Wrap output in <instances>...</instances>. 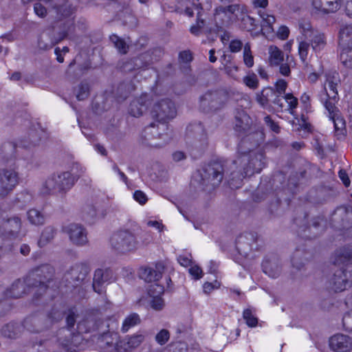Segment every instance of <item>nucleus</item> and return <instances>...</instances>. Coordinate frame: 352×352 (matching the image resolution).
Instances as JSON below:
<instances>
[{
  "mask_svg": "<svg viewBox=\"0 0 352 352\" xmlns=\"http://www.w3.org/2000/svg\"><path fill=\"white\" fill-rule=\"evenodd\" d=\"M78 331L72 332L68 329H61L58 331V342L60 346L68 352H76L84 344L82 333H88L98 329V322L86 319L77 324Z\"/></svg>",
  "mask_w": 352,
  "mask_h": 352,
  "instance_id": "nucleus-1",
  "label": "nucleus"
},
{
  "mask_svg": "<svg viewBox=\"0 0 352 352\" xmlns=\"http://www.w3.org/2000/svg\"><path fill=\"white\" fill-rule=\"evenodd\" d=\"M54 269L50 265H42L34 269L26 278V284L38 296L45 292L50 283L52 281Z\"/></svg>",
  "mask_w": 352,
  "mask_h": 352,
  "instance_id": "nucleus-2",
  "label": "nucleus"
},
{
  "mask_svg": "<svg viewBox=\"0 0 352 352\" xmlns=\"http://www.w3.org/2000/svg\"><path fill=\"white\" fill-rule=\"evenodd\" d=\"M78 179V177L69 171L52 175L43 183L41 192L44 195L65 193L72 188Z\"/></svg>",
  "mask_w": 352,
  "mask_h": 352,
  "instance_id": "nucleus-3",
  "label": "nucleus"
},
{
  "mask_svg": "<svg viewBox=\"0 0 352 352\" xmlns=\"http://www.w3.org/2000/svg\"><path fill=\"white\" fill-rule=\"evenodd\" d=\"M266 164L263 149H256L246 154L237 155L233 164L245 167V173L251 175L260 173Z\"/></svg>",
  "mask_w": 352,
  "mask_h": 352,
  "instance_id": "nucleus-4",
  "label": "nucleus"
},
{
  "mask_svg": "<svg viewBox=\"0 0 352 352\" xmlns=\"http://www.w3.org/2000/svg\"><path fill=\"white\" fill-rule=\"evenodd\" d=\"M145 144L151 147L160 148L170 140L168 126L166 122L151 124L144 131Z\"/></svg>",
  "mask_w": 352,
  "mask_h": 352,
  "instance_id": "nucleus-5",
  "label": "nucleus"
},
{
  "mask_svg": "<svg viewBox=\"0 0 352 352\" xmlns=\"http://www.w3.org/2000/svg\"><path fill=\"white\" fill-rule=\"evenodd\" d=\"M195 12L197 15V20L196 23L190 28V32L195 36L210 34L212 28L208 26L206 20L202 18L203 8L199 0H189V3L184 10V14L189 17H192Z\"/></svg>",
  "mask_w": 352,
  "mask_h": 352,
  "instance_id": "nucleus-6",
  "label": "nucleus"
},
{
  "mask_svg": "<svg viewBox=\"0 0 352 352\" xmlns=\"http://www.w3.org/2000/svg\"><path fill=\"white\" fill-rule=\"evenodd\" d=\"M110 244L115 251L121 254L133 252L139 248V242L129 230H120L113 234L110 239Z\"/></svg>",
  "mask_w": 352,
  "mask_h": 352,
  "instance_id": "nucleus-7",
  "label": "nucleus"
},
{
  "mask_svg": "<svg viewBox=\"0 0 352 352\" xmlns=\"http://www.w3.org/2000/svg\"><path fill=\"white\" fill-rule=\"evenodd\" d=\"M225 172L224 163L221 161H214L208 164L201 174L203 184L214 188L218 186L223 179Z\"/></svg>",
  "mask_w": 352,
  "mask_h": 352,
  "instance_id": "nucleus-8",
  "label": "nucleus"
},
{
  "mask_svg": "<svg viewBox=\"0 0 352 352\" xmlns=\"http://www.w3.org/2000/svg\"><path fill=\"white\" fill-rule=\"evenodd\" d=\"M176 113L175 104L168 98L155 101L151 109V116L159 122H166L173 119Z\"/></svg>",
  "mask_w": 352,
  "mask_h": 352,
  "instance_id": "nucleus-9",
  "label": "nucleus"
},
{
  "mask_svg": "<svg viewBox=\"0 0 352 352\" xmlns=\"http://www.w3.org/2000/svg\"><path fill=\"white\" fill-rule=\"evenodd\" d=\"M228 100L226 91H208L200 98V107L204 111H215L221 108Z\"/></svg>",
  "mask_w": 352,
  "mask_h": 352,
  "instance_id": "nucleus-10",
  "label": "nucleus"
},
{
  "mask_svg": "<svg viewBox=\"0 0 352 352\" xmlns=\"http://www.w3.org/2000/svg\"><path fill=\"white\" fill-rule=\"evenodd\" d=\"M19 173L14 168H0V198L9 195L19 184Z\"/></svg>",
  "mask_w": 352,
  "mask_h": 352,
  "instance_id": "nucleus-11",
  "label": "nucleus"
},
{
  "mask_svg": "<svg viewBox=\"0 0 352 352\" xmlns=\"http://www.w3.org/2000/svg\"><path fill=\"white\" fill-rule=\"evenodd\" d=\"M63 231L68 234L70 241L76 246H84L89 243L87 230L80 224L70 223L64 226Z\"/></svg>",
  "mask_w": 352,
  "mask_h": 352,
  "instance_id": "nucleus-12",
  "label": "nucleus"
},
{
  "mask_svg": "<svg viewBox=\"0 0 352 352\" xmlns=\"http://www.w3.org/2000/svg\"><path fill=\"white\" fill-rule=\"evenodd\" d=\"M263 139V133L258 131L245 135L239 144L237 155L246 154L256 149H261L259 145Z\"/></svg>",
  "mask_w": 352,
  "mask_h": 352,
  "instance_id": "nucleus-13",
  "label": "nucleus"
},
{
  "mask_svg": "<svg viewBox=\"0 0 352 352\" xmlns=\"http://www.w3.org/2000/svg\"><path fill=\"white\" fill-rule=\"evenodd\" d=\"M89 272L86 265L76 264L65 272L63 278L72 286H78L85 279Z\"/></svg>",
  "mask_w": 352,
  "mask_h": 352,
  "instance_id": "nucleus-14",
  "label": "nucleus"
},
{
  "mask_svg": "<svg viewBox=\"0 0 352 352\" xmlns=\"http://www.w3.org/2000/svg\"><path fill=\"white\" fill-rule=\"evenodd\" d=\"M338 99V97L335 100L326 97L324 100V106L329 113L330 119L333 122L335 130L342 131L345 128V121L342 118L338 108L336 106Z\"/></svg>",
  "mask_w": 352,
  "mask_h": 352,
  "instance_id": "nucleus-15",
  "label": "nucleus"
},
{
  "mask_svg": "<svg viewBox=\"0 0 352 352\" xmlns=\"http://www.w3.org/2000/svg\"><path fill=\"white\" fill-rule=\"evenodd\" d=\"M256 101L263 107L270 104L276 106L279 109H283V97L277 94L272 87H265L261 93L256 94Z\"/></svg>",
  "mask_w": 352,
  "mask_h": 352,
  "instance_id": "nucleus-16",
  "label": "nucleus"
},
{
  "mask_svg": "<svg viewBox=\"0 0 352 352\" xmlns=\"http://www.w3.org/2000/svg\"><path fill=\"white\" fill-rule=\"evenodd\" d=\"M119 334L115 331H107L98 338L100 352H117Z\"/></svg>",
  "mask_w": 352,
  "mask_h": 352,
  "instance_id": "nucleus-17",
  "label": "nucleus"
},
{
  "mask_svg": "<svg viewBox=\"0 0 352 352\" xmlns=\"http://www.w3.org/2000/svg\"><path fill=\"white\" fill-rule=\"evenodd\" d=\"M65 38V32H61L59 35H55L50 30L43 32L38 39V47L41 50H48L54 45Z\"/></svg>",
  "mask_w": 352,
  "mask_h": 352,
  "instance_id": "nucleus-18",
  "label": "nucleus"
},
{
  "mask_svg": "<svg viewBox=\"0 0 352 352\" xmlns=\"http://www.w3.org/2000/svg\"><path fill=\"white\" fill-rule=\"evenodd\" d=\"M113 278V272L109 269H97L94 272L93 289L95 292L102 294L104 292V285Z\"/></svg>",
  "mask_w": 352,
  "mask_h": 352,
  "instance_id": "nucleus-19",
  "label": "nucleus"
},
{
  "mask_svg": "<svg viewBox=\"0 0 352 352\" xmlns=\"http://www.w3.org/2000/svg\"><path fill=\"white\" fill-rule=\"evenodd\" d=\"M329 346L334 352H350L352 349V341L348 336L336 334L330 338Z\"/></svg>",
  "mask_w": 352,
  "mask_h": 352,
  "instance_id": "nucleus-20",
  "label": "nucleus"
},
{
  "mask_svg": "<svg viewBox=\"0 0 352 352\" xmlns=\"http://www.w3.org/2000/svg\"><path fill=\"white\" fill-rule=\"evenodd\" d=\"M264 273L272 278H277L282 272V265L280 259L276 256H271L265 258L262 264Z\"/></svg>",
  "mask_w": 352,
  "mask_h": 352,
  "instance_id": "nucleus-21",
  "label": "nucleus"
},
{
  "mask_svg": "<svg viewBox=\"0 0 352 352\" xmlns=\"http://www.w3.org/2000/svg\"><path fill=\"white\" fill-rule=\"evenodd\" d=\"M331 288L336 292H342L349 285L347 272L343 269L335 272L329 280Z\"/></svg>",
  "mask_w": 352,
  "mask_h": 352,
  "instance_id": "nucleus-22",
  "label": "nucleus"
},
{
  "mask_svg": "<svg viewBox=\"0 0 352 352\" xmlns=\"http://www.w3.org/2000/svg\"><path fill=\"white\" fill-rule=\"evenodd\" d=\"M240 10L239 4H232L227 6H220L214 10V21L216 25L219 28L224 25L223 18H230L228 14H234Z\"/></svg>",
  "mask_w": 352,
  "mask_h": 352,
  "instance_id": "nucleus-23",
  "label": "nucleus"
},
{
  "mask_svg": "<svg viewBox=\"0 0 352 352\" xmlns=\"http://www.w3.org/2000/svg\"><path fill=\"white\" fill-rule=\"evenodd\" d=\"M164 287L158 284H153L150 286L148 294L153 296L150 305L152 309L155 311H161L165 306L164 299L159 295L164 293Z\"/></svg>",
  "mask_w": 352,
  "mask_h": 352,
  "instance_id": "nucleus-24",
  "label": "nucleus"
},
{
  "mask_svg": "<svg viewBox=\"0 0 352 352\" xmlns=\"http://www.w3.org/2000/svg\"><path fill=\"white\" fill-rule=\"evenodd\" d=\"M232 172L229 175L228 184L232 188H238L242 185L243 179L250 174H246L245 167L239 164L236 166L232 164Z\"/></svg>",
  "mask_w": 352,
  "mask_h": 352,
  "instance_id": "nucleus-25",
  "label": "nucleus"
},
{
  "mask_svg": "<svg viewBox=\"0 0 352 352\" xmlns=\"http://www.w3.org/2000/svg\"><path fill=\"white\" fill-rule=\"evenodd\" d=\"M148 101L147 94H142L140 98L134 99L130 104L129 113L133 117H140L147 109Z\"/></svg>",
  "mask_w": 352,
  "mask_h": 352,
  "instance_id": "nucleus-26",
  "label": "nucleus"
},
{
  "mask_svg": "<svg viewBox=\"0 0 352 352\" xmlns=\"http://www.w3.org/2000/svg\"><path fill=\"white\" fill-rule=\"evenodd\" d=\"M148 65V63L146 61V56L141 55L123 63L121 69L124 72L127 73L139 69H144Z\"/></svg>",
  "mask_w": 352,
  "mask_h": 352,
  "instance_id": "nucleus-27",
  "label": "nucleus"
},
{
  "mask_svg": "<svg viewBox=\"0 0 352 352\" xmlns=\"http://www.w3.org/2000/svg\"><path fill=\"white\" fill-rule=\"evenodd\" d=\"M74 21L72 19H60L58 21L52 23L50 30L55 35H59L61 32H65V38L74 29Z\"/></svg>",
  "mask_w": 352,
  "mask_h": 352,
  "instance_id": "nucleus-28",
  "label": "nucleus"
},
{
  "mask_svg": "<svg viewBox=\"0 0 352 352\" xmlns=\"http://www.w3.org/2000/svg\"><path fill=\"white\" fill-rule=\"evenodd\" d=\"M338 74L335 73L332 76L329 75L324 85L326 97L331 100H336L338 97L337 87L339 82Z\"/></svg>",
  "mask_w": 352,
  "mask_h": 352,
  "instance_id": "nucleus-29",
  "label": "nucleus"
},
{
  "mask_svg": "<svg viewBox=\"0 0 352 352\" xmlns=\"http://www.w3.org/2000/svg\"><path fill=\"white\" fill-rule=\"evenodd\" d=\"M333 259V263L336 265L352 262V249L350 248H340L336 252Z\"/></svg>",
  "mask_w": 352,
  "mask_h": 352,
  "instance_id": "nucleus-30",
  "label": "nucleus"
},
{
  "mask_svg": "<svg viewBox=\"0 0 352 352\" xmlns=\"http://www.w3.org/2000/svg\"><path fill=\"white\" fill-rule=\"evenodd\" d=\"M25 285L28 286L25 281H22L21 280H16L10 287L9 289H8L5 292L6 298H21L23 294L25 293Z\"/></svg>",
  "mask_w": 352,
  "mask_h": 352,
  "instance_id": "nucleus-31",
  "label": "nucleus"
},
{
  "mask_svg": "<svg viewBox=\"0 0 352 352\" xmlns=\"http://www.w3.org/2000/svg\"><path fill=\"white\" fill-rule=\"evenodd\" d=\"M61 3L56 4L54 9L56 10L58 17L66 19L74 12V7L68 0H61Z\"/></svg>",
  "mask_w": 352,
  "mask_h": 352,
  "instance_id": "nucleus-32",
  "label": "nucleus"
},
{
  "mask_svg": "<svg viewBox=\"0 0 352 352\" xmlns=\"http://www.w3.org/2000/svg\"><path fill=\"white\" fill-rule=\"evenodd\" d=\"M339 45L341 47L352 46V25H347L340 30Z\"/></svg>",
  "mask_w": 352,
  "mask_h": 352,
  "instance_id": "nucleus-33",
  "label": "nucleus"
},
{
  "mask_svg": "<svg viewBox=\"0 0 352 352\" xmlns=\"http://www.w3.org/2000/svg\"><path fill=\"white\" fill-rule=\"evenodd\" d=\"M307 40L311 43V47L316 52L322 50L326 45L324 35L318 31L310 34V37H309V39Z\"/></svg>",
  "mask_w": 352,
  "mask_h": 352,
  "instance_id": "nucleus-34",
  "label": "nucleus"
},
{
  "mask_svg": "<svg viewBox=\"0 0 352 352\" xmlns=\"http://www.w3.org/2000/svg\"><path fill=\"white\" fill-rule=\"evenodd\" d=\"M250 124V117L244 112L239 113L235 117L234 127L239 132H245Z\"/></svg>",
  "mask_w": 352,
  "mask_h": 352,
  "instance_id": "nucleus-35",
  "label": "nucleus"
},
{
  "mask_svg": "<svg viewBox=\"0 0 352 352\" xmlns=\"http://www.w3.org/2000/svg\"><path fill=\"white\" fill-rule=\"evenodd\" d=\"M140 322L141 318L140 316L136 313H131L123 320L121 331L125 333L128 332L131 328L140 324Z\"/></svg>",
  "mask_w": 352,
  "mask_h": 352,
  "instance_id": "nucleus-36",
  "label": "nucleus"
},
{
  "mask_svg": "<svg viewBox=\"0 0 352 352\" xmlns=\"http://www.w3.org/2000/svg\"><path fill=\"white\" fill-rule=\"evenodd\" d=\"M56 234V230L52 226H47L41 232L40 239L38 241L39 247H44L50 243Z\"/></svg>",
  "mask_w": 352,
  "mask_h": 352,
  "instance_id": "nucleus-37",
  "label": "nucleus"
},
{
  "mask_svg": "<svg viewBox=\"0 0 352 352\" xmlns=\"http://www.w3.org/2000/svg\"><path fill=\"white\" fill-rule=\"evenodd\" d=\"M27 216L30 223L34 226H41L45 221L43 213L35 208L29 210L27 212Z\"/></svg>",
  "mask_w": 352,
  "mask_h": 352,
  "instance_id": "nucleus-38",
  "label": "nucleus"
},
{
  "mask_svg": "<svg viewBox=\"0 0 352 352\" xmlns=\"http://www.w3.org/2000/svg\"><path fill=\"white\" fill-rule=\"evenodd\" d=\"M269 53L270 62L272 65L277 66L283 61V52L276 46H270Z\"/></svg>",
  "mask_w": 352,
  "mask_h": 352,
  "instance_id": "nucleus-39",
  "label": "nucleus"
},
{
  "mask_svg": "<svg viewBox=\"0 0 352 352\" xmlns=\"http://www.w3.org/2000/svg\"><path fill=\"white\" fill-rule=\"evenodd\" d=\"M140 276L146 282H155L160 279L159 275H157L154 271V269L151 267L141 268Z\"/></svg>",
  "mask_w": 352,
  "mask_h": 352,
  "instance_id": "nucleus-40",
  "label": "nucleus"
},
{
  "mask_svg": "<svg viewBox=\"0 0 352 352\" xmlns=\"http://www.w3.org/2000/svg\"><path fill=\"white\" fill-rule=\"evenodd\" d=\"M16 146L14 142H4L1 146V153L4 158L11 159L14 157Z\"/></svg>",
  "mask_w": 352,
  "mask_h": 352,
  "instance_id": "nucleus-41",
  "label": "nucleus"
},
{
  "mask_svg": "<svg viewBox=\"0 0 352 352\" xmlns=\"http://www.w3.org/2000/svg\"><path fill=\"white\" fill-rule=\"evenodd\" d=\"M20 326L14 324H8L5 325L2 329L1 333L4 337L8 338H16L19 332Z\"/></svg>",
  "mask_w": 352,
  "mask_h": 352,
  "instance_id": "nucleus-42",
  "label": "nucleus"
},
{
  "mask_svg": "<svg viewBox=\"0 0 352 352\" xmlns=\"http://www.w3.org/2000/svg\"><path fill=\"white\" fill-rule=\"evenodd\" d=\"M340 60L345 67L352 68V46L342 47Z\"/></svg>",
  "mask_w": 352,
  "mask_h": 352,
  "instance_id": "nucleus-43",
  "label": "nucleus"
},
{
  "mask_svg": "<svg viewBox=\"0 0 352 352\" xmlns=\"http://www.w3.org/2000/svg\"><path fill=\"white\" fill-rule=\"evenodd\" d=\"M189 130L193 132L196 135L200 136L201 146H205L207 144L206 133L204 126L201 123L195 124L189 127Z\"/></svg>",
  "mask_w": 352,
  "mask_h": 352,
  "instance_id": "nucleus-44",
  "label": "nucleus"
},
{
  "mask_svg": "<svg viewBox=\"0 0 352 352\" xmlns=\"http://www.w3.org/2000/svg\"><path fill=\"white\" fill-rule=\"evenodd\" d=\"M21 219L18 217H14L12 218H10L8 219L5 228L10 230V233L12 235H14L15 234L18 233L19 231L21 229Z\"/></svg>",
  "mask_w": 352,
  "mask_h": 352,
  "instance_id": "nucleus-45",
  "label": "nucleus"
},
{
  "mask_svg": "<svg viewBox=\"0 0 352 352\" xmlns=\"http://www.w3.org/2000/svg\"><path fill=\"white\" fill-rule=\"evenodd\" d=\"M310 43L307 39L300 38L298 43V55L301 60L305 63L308 56Z\"/></svg>",
  "mask_w": 352,
  "mask_h": 352,
  "instance_id": "nucleus-46",
  "label": "nucleus"
},
{
  "mask_svg": "<svg viewBox=\"0 0 352 352\" xmlns=\"http://www.w3.org/2000/svg\"><path fill=\"white\" fill-rule=\"evenodd\" d=\"M110 40L120 53L126 54L127 52L129 46L123 39L116 35H112L110 36Z\"/></svg>",
  "mask_w": 352,
  "mask_h": 352,
  "instance_id": "nucleus-47",
  "label": "nucleus"
},
{
  "mask_svg": "<svg viewBox=\"0 0 352 352\" xmlns=\"http://www.w3.org/2000/svg\"><path fill=\"white\" fill-rule=\"evenodd\" d=\"M324 14L335 12L341 7V0H324Z\"/></svg>",
  "mask_w": 352,
  "mask_h": 352,
  "instance_id": "nucleus-48",
  "label": "nucleus"
},
{
  "mask_svg": "<svg viewBox=\"0 0 352 352\" xmlns=\"http://www.w3.org/2000/svg\"><path fill=\"white\" fill-rule=\"evenodd\" d=\"M126 337L132 350L138 348L145 339V336L141 333H135L131 336H127Z\"/></svg>",
  "mask_w": 352,
  "mask_h": 352,
  "instance_id": "nucleus-49",
  "label": "nucleus"
},
{
  "mask_svg": "<svg viewBox=\"0 0 352 352\" xmlns=\"http://www.w3.org/2000/svg\"><path fill=\"white\" fill-rule=\"evenodd\" d=\"M243 318L245 320L248 326L254 327L258 324V318L252 314L250 309H246L243 311Z\"/></svg>",
  "mask_w": 352,
  "mask_h": 352,
  "instance_id": "nucleus-50",
  "label": "nucleus"
},
{
  "mask_svg": "<svg viewBox=\"0 0 352 352\" xmlns=\"http://www.w3.org/2000/svg\"><path fill=\"white\" fill-rule=\"evenodd\" d=\"M243 62L248 67H252L254 65V57L252 54L250 45L246 43L243 48Z\"/></svg>",
  "mask_w": 352,
  "mask_h": 352,
  "instance_id": "nucleus-51",
  "label": "nucleus"
},
{
  "mask_svg": "<svg viewBox=\"0 0 352 352\" xmlns=\"http://www.w3.org/2000/svg\"><path fill=\"white\" fill-rule=\"evenodd\" d=\"M243 81L244 84L250 89H256L258 86V80L256 75L254 73L245 76Z\"/></svg>",
  "mask_w": 352,
  "mask_h": 352,
  "instance_id": "nucleus-52",
  "label": "nucleus"
},
{
  "mask_svg": "<svg viewBox=\"0 0 352 352\" xmlns=\"http://www.w3.org/2000/svg\"><path fill=\"white\" fill-rule=\"evenodd\" d=\"M29 140H30V142H28L26 140L22 141L21 143V146L23 148H30L34 147L36 145H37L40 141V138H38L36 132H35V131H32L29 135Z\"/></svg>",
  "mask_w": 352,
  "mask_h": 352,
  "instance_id": "nucleus-53",
  "label": "nucleus"
},
{
  "mask_svg": "<svg viewBox=\"0 0 352 352\" xmlns=\"http://www.w3.org/2000/svg\"><path fill=\"white\" fill-rule=\"evenodd\" d=\"M117 352H131L133 351L126 336L121 338L119 336Z\"/></svg>",
  "mask_w": 352,
  "mask_h": 352,
  "instance_id": "nucleus-54",
  "label": "nucleus"
},
{
  "mask_svg": "<svg viewBox=\"0 0 352 352\" xmlns=\"http://www.w3.org/2000/svg\"><path fill=\"white\" fill-rule=\"evenodd\" d=\"M89 95V87L86 82H82L78 87L76 98L78 100H83L88 98Z\"/></svg>",
  "mask_w": 352,
  "mask_h": 352,
  "instance_id": "nucleus-55",
  "label": "nucleus"
},
{
  "mask_svg": "<svg viewBox=\"0 0 352 352\" xmlns=\"http://www.w3.org/2000/svg\"><path fill=\"white\" fill-rule=\"evenodd\" d=\"M170 338V333L167 329L160 330L155 336V341L160 345H164Z\"/></svg>",
  "mask_w": 352,
  "mask_h": 352,
  "instance_id": "nucleus-56",
  "label": "nucleus"
},
{
  "mask_svg": "<svg viewBox=\"0 0 352 352\" xmlns=\"http://www.w3.org/2000/svg\"><path fill=\"white\" fill-rule=\"evenodd\" d=\"M300 28L302 32V36L300 38H305V39H309V37H310V34H312L314 32H316V31H314L311 29V26L310 23H300Z\"/></svg>",
  "mask_w": 352,
  "mask_h": 352,
  "instance_id": "nucleus-57",
  "label": "nucleus"
},
{
  "mask_svg": "<svg viewBox=\"0 0 352 352\" xmlns=\"http://www.w3.org/2000/svg\"><path fill=\"white\" fill-rule=\"evenodd\" d=\"M82 212L83 217L87 221L91 220L96 216V210L94 206L91 205L84 207Z\"/></svg>",
  "mask_w": 352,
  "mask_h": 352,
  "instance_id": "nucleus-58",
  "label": "nucleus"
},
{
  "mask_svg": "<svg viewBox=\"0 0 352 352\" xmlns=\"http://www.w3.org/2000/svg\"><path fill=\"white\" fill-rule=\"evenodd\" d=\"M287 87V82L283 79H279L275 83L274 91L278 94L281 97H284L286 89Z\"/></svg>",
  "mask_w": 352,
  "mask_h": 352,
  "instance_id": "nucleus-59",
  "label": "nucleus"
},
{
  "mask_svg": "<svg viewBox=\"0 0 352 352\" xmlns=\"http://www.w3.org/2000/svg\"><path fill=\"white\" fill-rule=\"evenodd\" d=\"M283 99L287 102L289 107V110H290L291 113L292 111L296 109L298 106V99L293 96L292 94H285Z\"/></svg>",
  "mask_w": 352,
  "mask_h": 352,
  "instance_id": "nucleus-60",
  "label": "nucleus"
},
{
  "mask_svg": "<svg viewBox=\"0 0 352 352\" xmlns=\"http://www.w3.org/2000/svg\"><path fill=\"white\" fill-rule=\"evenodd\" d=\"M133 87L132 85L129 83H122L120 84L118 89V93L120 94V97L122 98H126L128 94L131 91Z\"/></svg>",
  "mask_w": 352,
  "mask_h": 352,
  "instance_id": "nucleus-61",
  "label": "nucleus"
},
{
  "mask_svg": "<svg viewBox=\"0 0 352 352\" xmlns=\"http://www.w3.org/2000/svg\"><path fill=\"white\" fill-rule=\"evenodd\" d=\"M133 198L141 205L145 204L148 201L147 196L142 190H135L133 193Z\"/></svg>",
  "mask_w": 352,
  "mask_h": 352,
  "instance_id": "nucleus-62",
  "label": "nucleus"
},
{
  "mask_svg": "<svg viewBox=\"0 0 352 352\" xmlns=\"http://www.w3.org/2000/svg\"><path fill=\"white\" fill-rule=\"evenodd\" d=\"M264 121L267 126L270 127V129L276 133H278L280 132V127L276 122L272 120L270 116H267L264 118Z\"/></svg>",
  "mask_w": 352,
  "mask_h": 352,
  "instance_id": "nucleus-63",
  "label": "nucleus"
},
{
  "mask_svg": "<svg viewBox=\"0 0 352 352\" xmlns=\"http://www.w3.org/2000/svg\"><path fill=\"white\" fill-rule=\"evenodd\" d=\"M34 10L39 17L44 18L47 15V9L40 3H36L34 5Z\"/></svg>",
  "mask_w": 352,
  "mask_h": 352,
  "instance_id": "nucleus-64",
  "label": "nucleus"
}]
</instances>
